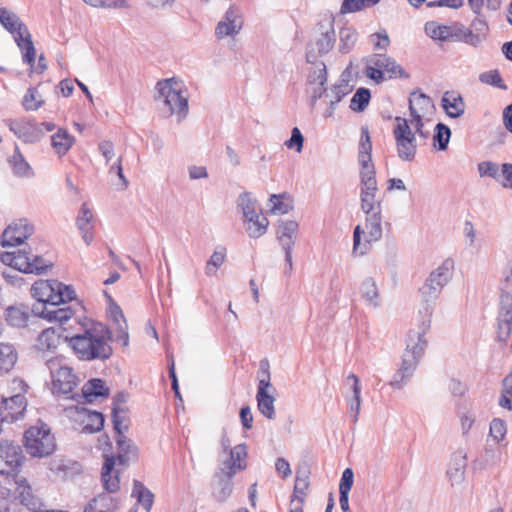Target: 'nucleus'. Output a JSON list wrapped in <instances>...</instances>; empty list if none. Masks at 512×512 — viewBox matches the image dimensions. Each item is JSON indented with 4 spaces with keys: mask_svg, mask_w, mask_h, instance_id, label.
<instances>
[{
    "mask_svg": "<svg viewBox=\"0 0 512 512\" xmlns=\"http://www.w3.org/2000/svg\"><path fill=\"white\" fill-rule=\"evenodd\" d=\"M86 4L96 8L118 9L127 8L126 0H83Z\"/></svg>",
    "mask_w": 512,
    "mask_h": 512,
    "instance_id": "obj_60",
    "label": "nucleus"
},
{
    "mask_svg": "<svg viewBox=\"0 0 512 512\" xmlns=\"http://www.w3.org/2000/svg\"><path fill=\"white\" fill-rule=\"evenodd\" d=\"M108 395L109 388L106 386L105 381L100 378L91 379L82 387L81 397L89 403L98 397H107Z\"/></svg>",
    "mask_w": 512,
    "mask_h": 512,
    "instance_id": "obj_29",
    "label": "nucleus"
},
{
    "mask_svg": "<svg viewBox=\"0 0 512 512\" xmlns=\"http://www.w3.org/2000/svg\"><path fill=\"white\" fill-rule=\"evenodd\" d=\"M158 99H162L169 115L177 114L179 120L188 114V96L183 81L178 78L163 79L157 82Z\"/></svg>",
    "mask_w": 512,
    "mask_h": 512,
    "instance_id": "obj_5",
    "label": "nucleus"
},
{
    "mask_svg": "<svg viewBox=\"0 0 512 512\" xmlns=\"http://www.w3.org/2000/svg\"><path fill=\"white\" fill-rule=\"evenodd\" d=\"M512 331V294L502 292L499 300L498 332L499 341L505 342Z\"/></svg>",
    "mask_w": 512,
    "mask_h": 512,
    "instance_id": "obj_16",
    "label": "nucleus"
},
{
    "mask_svg": "<svg viewBox=\"0 0 512 512\" xmlns=\"http://www.w3.org/2000/svg\"><path fill=\"white\" fill-rule=\"evenodd\" d=\"M212 495L218 502L226 501L233 491V478L215 476Z\"/></svg>",
    "mask_w": 512,
    "mask_h": 512,
    "instance_id": "obj_40",
    "label": "nucleus"
},
{
    "mask_svg": "<svg viewBox=\"0 0 512 512\" xmlns=\"http://www.w3.org/2000/svg\"><path fill=\"white\" fill-rule=\"evenodd\" d=\"M396 125L393 135L396 142L397 155L403 161H413L416 155L417 143L407 119L395 117Z\"/></svg>",
    "mask_w": 512,
    "mask_h": 512,
    "instance_id": "obj_11",
    "label": "nucleus"
},
{
    "mask_svg": "<svg viewBox=\"0 0 512 512\" xmlns=\"http://www.w3.org/2000/svg\"><path fill=\"white\" fill-rule=\"evenodd\" d=\"M434 107L433 102L429 96L424 93H411L409 97V111L410 114L425 115Z\"/></svg>",
    "mask_w": 512,
    "mask_h": 512,
    "instance_id": "obj_37",
    "label": "nucleus"
},
{
    "mask_svg": "<svg viewBox=\"0 0 512 512\" xmlns=\"http://www.w3.org/2000/svg\"><path fill=\"white\" fill-rule=\"evenodd\" d=\"M478 172L481 177H491L499 180V166L497 163L491 161H483L478 164Z\"/></svg>",
    "mask_w": 512,
    "mask_h": 512,
    "instance_id": "obj_61",
    "label": "nucleus"
},
{
    "mask_svg": "<svg viewBox=\"0 0 512 512\" xmlns=\"http://www.w3.org/2000/svg\"><path fill=\"white\" fill-rule=\"evenodd\" d=\"M110 339L111 331L101 323H93L82 333L65 338L68 346L82 361L109 359L113 354V349L108 343Z\"/></svg>",
    "mask_w": 512,
    "mask_h": 512,
    "instance_id": "obj_2",
    "label": "nucleus"
},
{
    "mask_svg": "<svg viewBox=\"0 0 512 512\" xmlns=\"http://www.w3.org/2000/svg\"><path fill=\"white\" fill-rule=\"evenodd\" d=\"M352 381L353 397L349 401L350 417L353 423L358 421L361 409V385L359 378L351 373L347 376V382Z\"/></svg>",
    "mask_w": 512,
    "mask_h": 512,
    "instance_id": "obj_36",
    "label": "nucleus"
},
{
    "mask_svg": "<svg viewBox=\"0 0 512 512\" xmlns=\"http://www.w3.org/2000/svg\"><path fill=\"white\" fill-rule=\"evenodd\" d=\"M226 257V249L218 246L206 263L205 273L208 276L216 274L217 269L224 263Z\"/></svg>",
    "mask_w": 512,
    "mask_h": 512,
    "instance_id": "obj_53",
    "label": "nucleus"
},
{
    "mask_svg": "<svg viewBox=\"0 0 512 512\" xmlns=\"http://www.w3.org/2000/svg\"><path fill=\"white\" fill-rule=\"evenodd\" d=\"M360 201L365 214L381 212V198L377 197L378 186L375 169L360 171Z\"/></svg>",
    "mask_w": 512,
    "mask_h": 512,
    "instance_id": "obj_12",
    "label": "nucleus"
},
{
    "mask_svg": "<svg viewBox=\"0 0 512 512\" xmlns=\"http://www.w3.org/2000/svg\"><path fill=\"white\" fill-rule=\"evenodd\" d=\"M25 460L22 447L11 440H0V474L12 475L19 472Z\"/></svg>",
    "mask_w": 512,
    "mask_h": 512,
    "instance_id": "obj_13",
    "label": "nucleus"
},
{
    "mask_svg": "<svg viewBox=\"0 0 512 512\" xmlns=\"http://www.w3.org/2000/svg\"><path fill=\"white\" fill-rule=\"evenodd\" d=\"M33 315L32 307L25 304H16L8 306L5 309L4 316L8 325L15 328H24L28 325Z\"/></svg>",
    "mask_w": 512,
    "mask_h": 512,
    "instance_id": "obj_23",
    "label": "nucleus"
},
{
    "mask_svg": "<svg viewBox=\"0 0 512 512\" xmlns=\"http://www.w3.org/2000/svg\"><path fill=\"white\" fill-rule=\"evenodd\" d=\"M304 137L298 127H294L291 131V137L285 141V146L288 149H295L297 152H301L303 148Z\"/></svg>",
    "mask_w": 512,
    "mask_h": 512,
    "instance_id": "obj_63",
    "label": "nucleus"
},
{
    "mask_svg": "<svg viewBox=\"0 0 512 512\" xmlns=\"http://www.w3.org/2000/svg\"><path fill=\"white\" fill-rule=\"evenodd\" d=\"M109 305V318L113 322L115 331V341L121 343L124 347L129 344L128 325L121 307L116 304L111 297H108Z\"/></svg>",
    "mask_w": 512,
    "mask_h": 512,
    "instance_id": "obj_20",
    "label": "nucleus"
},
{
    "mask_svg": "<svg viewBox=\"0 0 512 512\" xmlns=\"http://www.w3.org/2000/svg\"><path fill=\"white\" fill-rule=\"evenodd\" d=\"M462 25L459 22H454L451 25H441L436 21H429L425 24V33L432 39L441 42H458L461 35Z\"/></svg>",
    "mask_w": 512,
    "mask_h": 512,
    "instance_id": "obj_18",
    "label": "nucleus"
},
{
    "mask_svg": "<svg viewBox=\"0 0 512 512\" xmlns=\"http://www.w3.org/2000/svg\"><path fill=\"white\" fill-rule=\"evenodd\" d=\"M507 432L506 423L502 419L495 418L490 423V436L497 442L504 439Z\"/></svg>",
    "mask_w": 512,
    "mask_h": 512,
    "instance_id": "obj_62",
    "label": "nucleus"
},
{
    "mask_svg": "<svg viewBox=\"0 0 512 512\" xmlns=\"http://www.w3.org/2000/svg\"><path fill=\"white\" fill-rule=\"evenodd\" d=\"M298 223L294 220L280 221L276 232L277 238L296 237Z\"/></svg>",
    "mask_w": 512,
    "mask_h": 512,
    "instance_id": "obj_57",
    "label": "nucleus"
},
{
    "mask_svg": "<svg viewBox=\"0 0 512 512\" xmlns=\"http://www.w3.org/2000/svg\"><path fill=\"white\" fill-rule=\"evenodd\" d=\"M366 215L367 243L376 242L382 237L381 212L377 211Z\"/></svg>",
    "mask_w": 512,
    "mask_h": 512,
    "instance_id": "obj_39",
    "label": "nucleus"
},
{
    "mask_svg": "<svg viewBox=\"0 0 512 512\" xmlns=\"http://www.w3.org/2000/svg\"><path fill=\"white\" fill-rule=\"evenodd\" d=\"M82 432L85 434H93L100 432L104 427V415L101 412L89 409H82Z\"/></svg>",
    "mask_w": 512,
    "mask_h": 512,
    "instance_id": "obj_27",
    "label": "nucleus"
},
{
    "mask_svg": "<svg viewBox=\"0 0 512 512\" xmlns=\"http://www.w3.org/2000/svg\"><path fill=\"white\" fill-rule=\"evenodd\" d=\"M132 497L136 498L137 502L141 504L147 512L151 510L154 502V495L142 482L134 480Z\"/></svg>",
    "mask_w": 512,
    "mask_h": 512,
    "instance_id": "obj_41",
    "label": "nucleus"
},
{
    "mask_svg": "<svg viewBox=\"0 0 512 512\" xmlns=\"http://www.w3.org/2000/svg\"><path fill=\"white\" fill-rule=\"evenodd\" d=\"M24 445L27 452L33 457H46L56 448L54 436L47 424L30 427L24 434Z\"/></svg>",
    "mask_w": 512,
    "mask_h": 512,
    "instance_id": "obj_9",
    "label": "nucleus"
},
{
    "mask_svg": "<svg viewBox=\"0 0 512 512\" xmlns=\"http://www.w3.org/2000/svg\"><path fill=\"white\" fill-rule=\"evenodd\" d=\"M371 98L368 88L361 87L356 90L350 101V109L354 112H362L366 109Z\"/></svg>",
    "mask_w": 512,
    "mask_h": 512,
    "instance_id": "obj_51",
    "label": "nucleus"
},
{
    "mask_svg": "<svg viewBox=\"0 0 512 512\" xmlns=\"http://www.w3.org/2000/svg\"><path fill=\"white\" fill-rule=\"evenodd\" d=\"M116 444L118 449L117 456H106L102 467L101 480L103 487L109 493H114L119 489V476H112V471L116 464L127 465L135 461L138 457V450L133 441L125 434H116Z\"/></svg>",
    "mask_w": 512,
    "mask_h": 512,
    "instance_id": "obj_4",
    "label": "nucleus"
},
{
    "mask_svg": "<svg viewBox=\"0 0 512 512\" xmlns=\"http://www.w3.org/2000/svg\"><path fill=\"white\" fill-rule=\"evenodd\" d=\"M0 23L13 35L14 39L20 34L23 35V33L28 30L27 26L16 13L4 7L0 8Z\"/></svg>",
    "mask_w": 512,
    "mask_h": 512,
    "instance_id": "obj_24",
    "label": "nucleus"
},
{
    "mask_svg": "<svg viewBox=\"0 0 512 512\" xmlns=\"http://www.w3.org/2000/svg\"><path fill=\"white\" fill-rule=\"evenodd\" d=\"M31 294L36 302L32 306L33 316L42 314L53 305H65L76 297L75 290L57 280H40L31 287Z\"/></svg>",
    "mask_w": 512,
    "mask_h": 512,
    "instance_id": "obj_3",
    "label": "nucleus"
},
{
    "mask_svg": "<svg viewBox=\"0 0 512 512\" xmlns=\"http://www.w3.org/2000/svg\"><path fill=\"white\" fill-rule=\"evenodd\" d=\"M8 127L10 131L24 142H32L34 140L30 123L23 120H9Z\"/></svg>",
    "mask_w": 512,
    "mask_h": 512,
    "instance_id": "obj_49",
    "label": "nucleus"
},
{
    "mask_svg": "<svg viewBox=\"0 0 512 512\" xmlns=\"http://www.w3.org/2000/svg\"><path fill=\"white\" fill-rule=\"evenodd\" d=\"M339 51L343 54L350 52L358 40V32L353 27H343L339 32Z\"/></svg>",
    "mask_w": 512,
    "mask_h": 512,
    "instance_id": "obj_47",
    "label": "nucleus"
},
{
    "mask_svg": "<svg viewBox=\"0 0 512 512\" xmlns=\"http://www.w3.org/2000/svg\"><path fill=\"white\" fill-rule=\"evenodd\" d=\"M50 470L61 477H68L80 471L77 462L64 459H54L50 462Z\"/></svg>",
    "mask_w": 512,
    "mask_h": 512,
    "instance_id": "obj_45",
    "label": "nucleus"
},
{
    "mask_svg": "<svg viewBox=\"0 0 512 512\" xmlns=\"http://www.w3.org/2000/svg\"><path fill=\"white\" fill-rule=\"evenodd\" d=\"M74 315V311L70 306L53 305V308L45 309L42 314H38L37 317L43 318L49 322H58L60 325H64Z\"/></svg>",
    "mask_w": 512,
    "mask_h": 512,
    "instance_id": "obj_34",
    "label": "nucleus"
},
{
    "mask_svg": "<svg viewBox=\"0 0 512 512\" xmlns=\"http://www.w3.org/2000/svg\"><path fill=\"white\" fill-rule=\"evenodd\" d=\"M353 90V87L349 84V81L345 78H343V75L341 78L331 86L330 89H327V92L325 94V98L328 99V109L324 112V117L328 118L331 117L334 114V111L336 109L337 104L349 93H351Z\"/></svg>",
    "mask_w": 512,
    "mask_h": 512,
    "instance_id": "obj_22",
    "label": "nucleus"
},
{
    "mask_svg": "<svg viewBox=\"0 0 512 512\" xmlns=\"http://www.w3.org/2000/svg\"><path fill=\"white\" fill-rule=\"evenodd\" d=\"M361 294L373 307H378L380 305L378 288L373 278H366L362 282Z\"/></svg>",
    "mask_w": 512,
    "mask_h": 512,
    "instance_id": "obj_50",
    "label": "nucleus"
},
{
    "mask_svg": "<svg viewBox=\"0 0 512 512\" xmlns=\"http://www.w3.org/2000/svg\"><path fill=\"white\" fill-rule=\"evenodd\" d=\"M33 233L34 225L28 219H17L4 230L1 244L3 247L21 245Z\"/></svg>",
    "mask_w": 512,
    "mask_h": 512,
    "instance_id": "obj_15",
    "label": "nucleus"
},
{
    "mask_svg": "<svg viewBox=\"0 0 512 512\" xmlns=\"http://www.w3.org/2000/svg\"><path fill=\"white\" fill-rule=\"evenodd\" d=\"M311 64L313 67L308 72L307 86L326 85L328 75L325 63L316 60L315 63Z\"/></svg>",
    "mask_w": 512,
    "mask_h": 512,
    "instance_id": "obj_43",
    "label": "nucleus"
},
{
    "mask_svg": "<svg viewBox=\"0 0 512 512\" xmlns=\"http://www.w3.org/2000/svg\"><path fill=\"white\" fill-rule=\"evenodd\" d=\"M246 224V231L251 238H260L263 236L268 228L269 220L262 212H257L253 216L243 218Z\"/></svg>",
    "mask_w": 512,
    "mask_h": 512,
    "instance_id": "obj_28",
    "label": "nucleus"
},
{
    "mask_svg": "<svg viewBox=\"0 0 512 512\" xmlns=\"http://www.w3.org/2000/svg\"><path fill=\"white\" fill-rule=\"evenodd\" d=\"M53 387L57 393L66 397L75 399L77 394L73 393L74 388L77 386L78 378L74 374L72 368L68 366H61L52 372Z\"/></svg>",
    "mask_w": 512,
    "mask_h": 512,
    "instance_id": "obj_19",
    "label": "nucleus"
},
{
    "mask_svg": "<svg viewBox=\"0 0 512 512\" xmlns=\"http://www.w3.org/2000/svg\"><path fill=\"white\" fill-rule=\"evenodd\" d=\"M14 394L9 397H2L0 406V415L4 422H14L24 416L27 408V399L25 393L28 385L22 379L15 378L11 386Z\"/></svg>",
    "mask_w": 512,
    "mask_h": 512,
    "instance_id": "obj_8",
    "label": "nucleus"
},
{
    "mask_svg": "<svg viewBox=\"0 0 512 512\" xmlns=\"http://www.w3.org/2000/svg\"><path fill=\"white\" fill-rule=\"evenodd\" d=\"M74 138L67 130L59 129L52 137L51 144L59 155H64L72 147Z\"/></svg>",
    "mask_w": 512,
    "mask_h": 512,
    "instance_id": "obj_42",
    "label": "nucleus"
},
{
    "mask_svg": "<svg viewBox=\"0 0 512 512\" xmlns=\"http://www.w3.org/2000/svg\"><path fill=\"white\" fill-rule=\"evenodd\" d=\"M336 42L334 29V18L332 15H325L314 29V38L306 47V61L315 63L318 57L327 54Z\"/></svg>",
    "mask_w": 512,
    "mask_h": 512,
    "instance_id": "obj_6",
    "label": "nucleus"
},
{
    "mask_svg": "<svg viewBox=\"0 0 512 512\" xmlns=\"http://www.w3.org/2000/svg\"><path fill=\"white\" fill-rule=\"evenodd\" d=\"M372 144L370 139L369 130L367 127L361 128V137L359 142L358 160L361 165V170H373L374 164L371 157Z\"/></svg>",
    "mask_w": 512,
    "mask_h": 512,
    "instance_id": "obj_26",
    "label": "nucleus"
},
{
    "mask_svg": "<svg viewBox=\"0 0 512 512\" xmlns=\"http://www.w3.org/2000/svg\"><path fill=\"white\" fill-rule=\"evenodd\" d=\"M454 262L445 259L437 268L432 270L424 284L419 289L421 306L419 309L420 320L417 330H410L406 338V349L401 358V365L394 373L389 385L394 389H402L410 381L424 355L427 347L425 334L430 330L432 315L443 288L450 282L453 276Z\"/></svg>",
    "mask_w": 512,
    "mask_h": 512,
    "instance_id": "obj_1",
    "label": "nucleus"
},
{
    "mask_svg": "<svg viewBox=\"0 0 512 512\" xmlns=\"http://www.w3.org/2000/svg\"><path fill=\"white\" fill-rule=\"evenodd\" d=\"M93 219V214L88 206L84 203L81 206L79 215L76 220L77 227L82 234V238L84 242L89 245L93 240V234L91 232L92 226L91 221Z\"/></svg>",
    "mask_w": 512,
    "mask_h": 512,
    "instance_id": "obj_35",
    "label": "nucleus"
},
{
    "mask_svg": "<svg viewBox=\"0 0 512 512\" xmlns=\"http://www.w3.org/2000/svg\"><path fill=\"white\" fill-rule=\"evenodd\" d=\"M18 491L19 499L22 505L33 511L39 508V501L34 497L32 488L25 479L20 481L18 485Z\"/></svg>",
    "mask_w": 512,
    "mask_h": 512,
    "instance_id": "obj_46",
    "label": "nucleus"
},
{
    "mask_svg": "<svg viewBox=\"0 0 512 512\" xmlns=\"http://www.w3.org/2000/svg\"><path fill=\"white\" fill-rule=\"evenodd\" d=\"M43 102L37 89L30 87L23 97L22 105L27 111H35L42 106Z\"/></svg>",
    "mask_w": 512,
    "mask_h": 512,
    "instance_id": "obj_55",
    "label": "nucleus"
},
{
    "mask_svg": "<svg viewBox=\"0 0 512 512\" xmlns=\"http://www.w3.org/2000/svg\"><path fill=\"white\" fill-rule=\"evenodd\" d=\"M450 137V128L443 123H438L435 127L433 136L434 146L440 151L446 150L448 147Z\"/></svg>",
    "mask_w": 512,
    "mask_h": 512,
    "instance_id": "obj_52",
    "label": "nucleus"
},
{
    "mask_svg": "<svg viewBox=\"0 0 512 512\" xmlns=\"http://www.w3.org/2000/svg\"><path fill=\"white\" fill-rule=\"evenodd\" d=\"M362 234H364V230L360 225H357L353 231V252L359 255L366 254L371 244L367 243V239L364 243L361 242Z\"/></svg>",
    "mask_w": 512,
    "mask_h": 512,
    "instance_id": "obj_58",
    "label": "nucleus"
},
{
    "mask_svg": "<svg viewBox=\"0 0 512 512\" xmlns=\"http://www.w3.org/2000/svg\"><path fill=\"white\" fill-rule=\"evenodd\" d=\"M243 25L240 9L231 6L225 12L223 19L218 22L215 28V35L218 39L227 36H234L239 33Z\"/></svg>",
    "mask_w": 512,
    "mask_h": 512,
    "instance_id": "obj_17",
    "label": "nucleus"
},
{
    "mask_svg": "<svg viewBox=\"0 0 512 512\" xmlns=\"http://www.w3.org/2000/svg\"><path fill=\"white\" fill-rule=\"evenodd\" d=\"M285 195H276L272 194L270 197L271 202V213L273 214H286L288 213L293 207L289 202H284Z\"/></svg>",
    "mask_w": 512,
    "mask_h": 512,
    "instance_id": "obj_59",
    "label": "nucleus"
},
{
    "mask_svg": "<svg viewBox=\"0 0 512 512\" xmlns=\"http://www.w3.org/2000/svg\"><path fill=\"white\" fill-rule=\"evenodd\" d=\"M14 40L21 50L23 62L28 64L30 68H33L36 58V50L29 30L24 32L23 35H18Z\"/></svg>",
    "mask_w": 512,
    "mask_h": 512,
    "instance_id": "obj_32",
    "label": "nucleus"
},
{
    "mask_svg": "<svg viewBox=\"0 0 512 512\" xmlns=\"http://www.w3.org/2000/svg\"><path fill=\"white\" fill-rule=\"evenodd\" d=\"M247 456V447L245 444H239L229 450L226 459L221 460L215 476L233 478L237 471L246 468V464L242 461Z\"/></svg>",
    "mask_w": 512,
    "mask_h": 512,
    "instance_id": "obj_14",
    "label": "nucleus"
},
{
    "mask_svg": "<svg viewBox=\"0 0 512 512\" xmlns=\"http://www.w3.org/2000/svg\"><path fill=\"white\" fill-rule=\"evenodd\" d=\"M479 80L482 83L497 87L502 90H506L507 86L504 84L503 79L498 70H490L480 74Z\"/></svg>",
    "mask_w": 512,
    "mask_h": 512,
    "instance_id": "obj_56",
    "label": "nucleus"
},
{
    "mask_svg": "<svg viewBox=\"0 0 512 512\" xmlns=\"http://www.w3.org/2000/svg\"><path fill=\"white\" fill-rule=\"evenodd\" d=\"M442 106L451 118H458L464 114L465 104L462 97L454 92H445L442 97Z\"/></svg>",
    "mask_w": 512,
    "mask_h": 512,
    "instance_id": "obj_31",
    "label": "nucleus"
},
{
    "mask_svg": "<svg viewBox=\"0 0 512 512\" xmlns=\"http://www.w3.org/2000/svg\"><path fill=\"white\" fill-rule=\"evenodd\" d=\"M237 206L243 213V218L253 216L257 212H262L258 206L256 199H254L249 192L241 193L237 199Z\"/></svg>",
    "mask_w": 512,
    "mask_h": 512,
    "instance_id": "obj_48",
    "label": "nucleus"
},
{
    "mask_svg": "<svg viewBox=\"0 0 512 512\" xmlns=\"http://www.w3.org/2000/svg\"><path fill=\"white\" fill-rule=\"evenodd\" d=\"M118 501L109 494L102 493L93 498L84 508V512H114Z\"/></svg>",
    "mask_w": 512,
    "mask_h": 512,
    "instance_id": "obj_30",
    "label": "nucleus"
},
{
    "mask_svg": "<svg viewBox=\"0 0 512 512\" xmlns=\"http://www.w3.org/2000/svg\"><path fill=\"white\" fill-rule=\"evenodd\" d=\"M1 262L23 273L42 274L52 266L38 253H34L29 247L13 252H4L0 255Z\"/></svg>",
    "mask_w": 512,
    "mask_h": 512,
    "instance_id": "obj_7",
    "label": "nucleus"
},
{
    "mask_svg": "<svg viewBox=\"0 0 512 512\" xmlns=\"http://www.w3.org/2000/svg\"><path fill=\"white\" fill-rule=\"evenodd\" d=\"M370 62L379 67L383 73L387 72L389 74V78L400 77V78H408V74L405 73L403 68L396 63L394 59L385 55V54H375Z\"/></svg>",
    "mask_w": 512,
    "mask_h": 512,
    "instance_id": "obj_25",
    "label": "nucleus"
},
{
    "mask_svg": "<svg viewBox=\"0 0 512 512\" xmlns=\"http://www.w3.org/2000/svg\"><path fill=\"white\" fill-rule=\"evenodd\" d=\"M365 7H368V2H366V0H343L340 7V13H355L361 11Z\"/></svg>",
    "mask_w": 512,
    "mask_h": 512,
    "instance_id": "obj_64",
    "label": "nucleus"
},
{
    "mask_svg": "<svg viewBox=\"0 0 512 512\" xmlns=\"http://www.w3.org/2000/svg\"><path fill=\"white\" fill-rule=\"evenodd\" d=\"M17 352L13 345L0 343V370L9 372L17 362Z\"/></svg>",
    "mask_w": 512,
    "mask_h": 512,
    "instance_id": "obj_44",
    "label": "nucleus"
},
{
    "mask_svg": "<svg viewBox=\"0 0 512 512\" xmlns=\"http://www.w3.org/2000/svg\"><path fill=\"white\" fill-rule=\"evenodd\" d=\"M467 467V454L463 450H458L452 454L448 465L446 476L451 486H457L465 481Z\"/></svg>",
    "mask_w": 512,
    "mask_h": 512,
    "instance_id": "obj_21",
    "label": "nucleus"
},
{
    "mask_svg": "<svg viewBox=\"0 0 512 512\" xmlns=\"http://www.w3.org/2000/svg\"><path fill=\"white\" fill-rule=\"evenodd\" d=\"M260 372L262 377L259 380L256 393L257 408L264 417L269 420H274L276 418V411L274 406L275 398L272 392L275 391V388L271 384L269 363L267 360L260 361Z\"/></svg>",
    "mask_w": 512,
    "mask_h": 512,
    "instance_id": "obj_10",
    "label": "nucleus"
},
{
    "mask_svg": "<svg viewBox=\"0 0 512 512\" xmlns=\"http://www.w3.org/2000/svg\"><path fill=\"white\" fill-rule=\"evenodd\" d=\"M128 409L112 411L113 429L116 434H123L129 428Z\"/></svg>",
    "mask_w": 512,
    "mask_h": 512,
    "instance_id": "obj_54",
    "label": "nucleus"
},
{
    "mask_svg": "<svg viewBox=\"0 0 512 512\" xmlns=\"http://www.w3.org/2000/svg\"><path fill=\"white\" fill-rule=\"evenodd\" d=\"M8 162L12 168L13 174L17 177L31 178L34 175L33 169L29 163L25 160L24 156L16 145L13 155L8 159Z\"/></svg>",
    "mask_w": 512,
    "mask_h": 512,
    "instance_id": "obj_33",
    "label": "nucleus"
},
{
    "mask_svg": "<svg viewBox=\"0 0 512 512\" xmlns=\"http://www.w3.org/2000/svg\"><path fill=\"white\" fill-rule=\"evenodd\" d=\"M60 336L54 328H47L38 336L35 348L38 351H54L59 344Z\"/></svg>",
    "mask_w": 512,
    "mask_h": 512,
    "instance_id": "obj_38",
    "label": "nucleus"
}]
</instances>
